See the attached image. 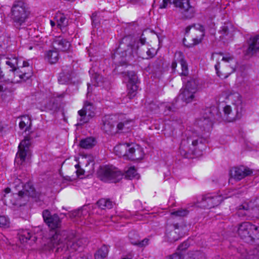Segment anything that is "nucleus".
Returning <instances> with one entry per match:
<instances>
[{
  "label": "nucleus",
  "mask_w": 259,
  "mask_h": 259,
  "mask_svg": "<svg viewBox=\"0 0 259 259\" xmlns=\"http://www.w3.org/2000/svg\"><path fill=\"white\" fill-rule=\"evenodd\" d=\"M220 67V63H218L215 65V70L217 71V73L218 74V76H220V74H219V68Z\"/></svg>",
  "instance_id": "58"
},
{
  "label": "nucleus",
  "mask_w": 259,
  "mask_h": 259,
  "mask_svg": "<svg viewBox=\"0 0 259 259\" xmlns=\"http://www.w3.org/2000/svg\"><path fill=\"white\" fill-rule=\"evenodd\" d=\"M171 5H173L177 11L184 14L185 16H187V15L188 14H192L195 12L194 8L190 5L189 0H163L159 8H166L170 7Z\"/></svg>",
  "instance_id": "5"
},
{
  "label": "nucleus",
  "mask_w": 259,
  "mask_h": 259,
  "mask_svg": "<svg viewBox=\"0 0 259 259\" xmlns=\"http://www.w3.org/2000/svg\"><path fill=\"white\" fill-rule=\"evenodd\" d=\"M235 27L230 22H225L219 31L220 39L224 42H228L233 39Z\"/></svg>",
  "instance_id": "12"
},
{
  "label": "nucleus",
  "mask_w": 259,
  "mask_h": 259,
  "mask_svg": "<svg viewBox=\"0 0 259 259\" xmlns=\"http://www.w3.org/2000/svg\"><path fill=\"white\" fill-rule=\"evenodd\" d=\"M63 256L62 259H72L71 254L69 253V250L65 249V251H62L61 253H57Z\"/></svg>",
  "instance_id": "45"
},
{
  "label": "nucleus",
  "mask_w": 259,
  "mask_h": 259,
  "mask_svg": "<svg viewBox=\"0 0 259 259\" xmlns=\"http://www.w3.org/2000/svg\"><path fill=\"white\" fill-rule=\"evenodd\" d=\"M109 252L108 247L106 245H103L95 254V259H104L106 257Z\"/></svg>",
  "instance_id": "34"
},
{
  "label": "nucleus",
  "mask_w": 259,
  "mask_h": 259,
  "mask_svg": "<svg viewBox=\"0 0 259 259\" xmlns=\"http://www.w3.org/2000/svg\"><path fill=\"white\" fill-rule=\"evenodd\" d=\"M227 98L233 103V106L241 109V97L237 92L230 93L227 96Z\"/></svg>",
  "instance_id": "27"
},
{
  "label": "nucleus",
  "mask_w": 259,
  "mask_h": 259,
  "mask_svg": "<svg viewBox=\"0 0 259 259\" xmlns=\"http://www.w3.org/2000/svg\"><path fill=\"white\" fill-rule=\"evenodd\" d=\"M98 18H99V17H92V24L95 27L98 25V23H99Z\"/></svg>",
  "instance_id": "55"
},
{
  "label": "nucleus",
  "mask_w": 259,
  "mask_h": 259,
  "mask_svg": "<svg viewBox=\"0 0 259 259\" xmlns=\"http://www.w3.org/2000/svg\"><path fill=\"white\" fill-rule=\"evenodd\" d=\"M165 108L168 112L175 111L177 107L174 103L168 104L165 105Z\"/></svg>",
  "instance_id": "48"
},
{
  "label": "nucleus",
  "mask_w": 259,
  "mask_h": 259,
  "mask_svg": "<svg viewBox=\"0 0 259 259\" xmlns=\"http://www.w3.org/2000/svg\"><path fill=\"white\" fill-rule=\"evenodd\" d=\"M19 183H22V182L20 181V180L19 179H18L17 180H16L15 181V188L17 189V187H19V186L18 185V184Z\"/></svg>",
  "instance_id": "59"
},
{
  "label": "nucleus",
  "mask_w": 259,
  "mask_h": 259,
  "mask_svg": "<svg viewBox=\"0 0 259 259\" xmlns=\"http://www.w3.org/2000/svg\"><path fill=\"white\" fill-rule=\"evenodd\" d=\"M89 73L91 74V84L95 87L100 86L102 84L104 80L103 77L91 69Z\"/></svg>",
  "instance_id": "30"
},
{
  "label": "nucleus",
  "mask_w": 259,
  "mask_h": 259,
  "mask_svg": "<svg viewBox=\"0 0 259 259\" xmlns=\"http://www.w3.org/2000/svg\"><path fill=\"white\" fill-rule=\"evenodd\" d=\"M218 108L214 106L207 109L205 113H209V115L197 120V125L202 129V131L209 130L212 126V120L217 119L216 116L218 115Z\"/></svg>",
  "instance_id": "9"
},
{
  "label": "nucleus",
  "mask_w": 259,
  "mask_h": 259,
  "mask_svg": "<svg viewBox=\"0 0 259 259\" xmlns=\"http://www.w3.org/2000/svg\"><path fill=\"white\" fill-rule=\"evenodd\" d=\"M124 81H127V94L130 99L133 98L137 94L138 90V77L135 72L133 71H124L120 72Z\"/></svg>",
  "instance_id": "7"
},
{
  "label": "nucleus",
  "mask_w": 259,
  "mask_h": 259,
  "mask_svg": "<svg viewBox=\"0 0 259 259\" xmlns=\"http://www.w3.org/2000/svg\"><path fill=\"white\" fill-rule=\"evenodd\" d=\"M21 187H23L22 190L15 194L19 199L35 196V189L31 182H27L24 185H22Z\"/></svg>",
  "instance_id": "22"
},
{
  "label": "nucleus",
  "mask_w": 259,
  "mask_h": 259,
  "mask_svg": "<svg viewBox=\"0 0 259 259\" xmlns=\"http://www.w3.org/2000/svg\"><path fill=\"white\" fill-rule=\"evenodd\" d=\"M71 79V73L70 68L63 70L60 73L58 81L60 84H66L68 83Z\"/></svg>",
  "instance_id": "29"
},
{
  "label": "nucleus",
  "mask_w": 259,
  "mask_h": 259,
  "mask_svg": "<svg viewBox=\"0 0 259 259\" xmlns=\"http://www.w3.org/2000/svg\"><path fill=\"white\" fill-rule=\"evenodd\" d=\"M29 120L28 118L25 117L24 120H21L19 123V125L20 128L22 130L26 126Z\"/></svg>",
  "instance_id": "50"
},
{
  "label": "nucleus",
  "mask_w": 259,
  "mask_h": 259,
  "mask_svg": "<svg viewBox=\"0 0 259 259\" xmlns=\"http://www.w3.org/2000/svg\"><path fill=\"white\" fill-rule=\"evenodd\" d=\"M11 13L13 16H28L30 14L27 5L22 1H18L13 4Z\"/></svg>",
  "instance_id": "19"
},
{
  "label": "nucleus",
  "mask_w": 259,
  "mask_h": 259,
  "mask_svg": "<svg viewBox=\"0 0 259 259\" xmlns=\"http://www.w3.org/2000/svg\"><path fill=\"white\" fill-rule=\"evenodd\" d=\"M253 231H259V227L248 222H244L239 225L238 233L241 239L247 243H250L254 240V237L251 234Z\"/></svg>",
  "instance_id": "10"
},
{
  "label": "nucleus",
  "mask_w": 259,
  "mask_h": 259,
  "mask_svg": "<svg viewBox=\"0 0 259 259\" xmlns=\"http://www.w3.org/2000/svg\"><path fill=\"white\" fill-rule=\"evenodd\" d=\"M15 91V88L12 82L7 81L0 82V97L3 101L9 102L12 100Z\"/></svg>",
  "instance_id": "14"
},
{
  "label": "nucleus",
  "mask_w": 259,
  "mask_h": 259,
  "mask_svg": "<svg viewBox=\"0 0 259 259\" xmlns=\"http://www.w3.org/2000/svg\"><path fill=\"white\" fill-rule=\"evenodd\" d=\"M252 170L244 166L232 168L230 171L231 177L237 181L241 180L244 178L250 176Z\"/></svg>",
  "instance_id": "18"
},
{
  "label": "nucleus",
  "mask_w": 259,
  "mask_h": 259,
  "mask_svg": "<svg viewBox=\"0 0 259 259\" xmlns=\"http://www.w3.org/2000/svg\"><path fill=\"white\" fill-rule=\"evenodd\" d=\"M136 169L134 167H131L125 172V178L131 180L137 176Z\"/></svg>",
  "instance_id": "40"
},
{
  "label": "nucleus",
  "mask_w": 259,
  "mask_h": 259,
  "mask_svg": "<svg viewBox=\"0 0 259 259\" xmlns=\"http://www.w3.org/2000/svg\"><path fill=\"white\" fill-rule=\"evenodd\" d=\"M128 238L131 243L140 247H143L148 244L149 239L147 238L140 240L139 234L135 231H131L128 234Z\"/></svg>",
  "instance_id": "24"
},
{
  "label": "nucleus",
  "mask_w": 259,
  "mask_h": 259,
  "mask_svg": "<svg viewBox=\"0 0 259 259\" xmlns=\"http://www.w3.org/2000/svg\"><path fill=\"white\" fill-rule=\"evenodd\" d=\"M97 205L101 209H111L114 205V203L108 199H101L97 202Z\"/></svg>",
  "instance_id": "36"
},
{
  "label": "nucleus",
  "mask_w": 259,
  "mask_h": 259,
  "mask_svg": "<svg viewBox=\"0 0 259 259\" xmlns=\"http://www.w3.org/2000/svg\"><path fill=\"white\" fill-rule=\"evenodd\" d=\"M132 39V37L130 36H127L123 37L121 41L120 46H122L124 44H127V47H130L132 46L131 43L130 42Z\"/></svg>",
  "instance_id": "47"
},
{
  "label": "nucleus",
  "mask_w": 259,
  "mask_h": 259,
  "mask_svg": "<svg viewBox=\"0 0 259 259\" xmlns=\"http://www.w3.org/2000/svg\"><path fill=\"white\" fill-rule=\"evenodd\" d=\"M239 108L235 107H231L230 105H226L224 107V117L229 122L233 121L241 117V113Z\"/></svg>",
  "instance_id": "20"
},
{
  "label": "nucleus",
  "mask_w": 259,
  "mask_h": 259,
  "mask_svg": "<svg viewBox=\"0 0 259 259\" xmlns=\"http://www.w3.org/2000/svg\"><path fill=\"white\" fill-rule=\"evenodd\" d=\"M83 241L82 239L77 238L74 231H56L54 234H52L49 245L51 249H56V253H61L66 249L71 254L81 248Z\"/></svg>",
  "instance_id": "1"
},
{
  "label": "nucleus",
  "mask_w": 259,
  "mask_h": 259,
  "mask_svg": "<svg viewBox=\"0 0 259 259\" xmlns=\"http://www.w3.org/2000/svg\"><path fill=\"white\" fill-rule=\"evenodd\" d=\"M11 191V189L9 188H7L5 189V192L6 193H9Z\"/></svg>",
  "instance_id": "60"
},
{
  "label": "nucleus",
  "mask_w": 259,
  "mask_h": 259,
  "mask_svg": "<svg viewBox=\"0 0 259 259\" xmlns=\"http://www.w3.org/2000/svg\"><path fill=\"white\" fill-rule=\"evenodd\" d=\"M50 23H51V25L52 27H54L55 25V22H54L52 20H51L50 21Z\"/></svg>",
  "instance_id": "64"
},
{
  "label": "nucleus",
  "mask_w": 259,
  "mask_h": 259,
  "mask_svg": "<svg viewBox=\"0 0 259 259\" xmlns=\"http://www.w3.org/2000/svg\"><path fill=\"white\" fill-rule=\"evenodd\" d=\"M95 108L93 105L90 103H85L83 108L78 111V114L80 116L79 123L77 124H82L87 122L90 118L95 115Z\"/></svg>",
  "instance_id": "15"
},
{
  "label": "nucleus",
  "mask_w": 259,
  "mask_h": 259,
  "mask_svg": "<svg viewBox=\"0 0 259 259\" xmlns=\"http://www.w3.org/2000/svg\"><path fill=\"white\" fill-rule=\"evenodd\" d=\"M19 67L20 69H21L22 70H25L24 68L26 67H29V63L26 61H23L22 66H19Z\"/></svg>",
  "instance_id": "56"
},
{
  "label": "nucleus",
  "mask_w": 259,
  "mask_h": 259,
  "mask_svg": "<svg viewBox=\"0 0 259 259\" xmlns=\"http://www.w3.org/2000/svg\"><path fill=\"white\" fill-rule=\"evenodd\" d=\"M66 17H59V19H57V25L59 27L65 26L67 25V21Z\"/></svg>",
  "instance_id": "46"
},
{
  "label": "nucleus",
  "mask_w": 259,
  "mask_h": 259,
  "mask_svg": "<svg viewBox=\"0 0 259 259\" xmlns=\"http://www.w3.org/2000/svg\"><path fill=\"white\" fill-rule=\"evenodd\" d=\"M53 45L55 50L62 52L68 51L71 46L70 43L68 40L61 37L56 38L53 41Z\"/></svg>",
  "instance_id": "25"
},
{
  "label": "nucleus",
  "mask_w": 259,
  "mask_h": 259,
  "mask_svg": "<svg viewBox=\"0 0 259 259\" xmlns=\"http://www.w3.org/2000/svg\"><path fill=\"white\" fill-rule=\"evenodd\" d=\"M97 174L99 178L104 182L116 183L122 178L121 172L112 165L101 167Z\"/></svg>",
  "instance_id": "6"
},
{
  "label": "nucleus",
  "mask_w": 259,
  "mask_h": 259,
  "mask_svg": "<svg viewBox=\"0 0 259 259\" xmlns=\"http://www.w3.org/2000/svg\"><path fill=\"white\" fill-rule=\"evenodd\" d=\"M26 17H13V22L16 27L19 28L21 26L25 21Z\"/></svg>",
  "instance_id": "42"
},
{
  "label": "nucleus",
  "mask_w": 259,
  "mask_h": 259,
  "mask_svg": "<svg viewBox=\"0 0 259 259\" xmlns=\"http://www.w3.org/2000/svg\"><path fill=\"white\" fill-rule=\"evenodd\" d=\"M195 94V92L184 88L180 91L179 98L186 103H189L193 100Z\"/></svg>",
  "instance_id": "26"
},
{
  "label": "nucleus",
  "mask_w": 259,
  "mask_h": 259,
  "mask_svg": "<svg viewBox=\"0 0 259 259\" xmlns=\"http://www.w3.org/2000/svg\"><path fill=\"white\" fill-rule=\"evenodd\" d=\"M46 57L48 61L54 64L56 63L59 60V54L56 50H50L46 54Z\"/></svg>",
  "instance_id": "35"
},
{
  "label": "nucleus",
  "mask_w": 259,
  "mask_h": 259,
  "mask_svg": "<svg viewBox=\"0 0 259 259\" xmlns=\"http://www.w3.org/2000/svg\"><path fill=\"white\" fill-rule=\"evenodd\" d=\"M82 171H83V170L79 171V170H77V174L78 175H83V172H82Z\"/></svg>",
  "instance_id": "62"
},
{
  "label": "nucleus",
  "mask_w": 259,
  "mask_h": 259,
  "mask_svg": "<svg viewBox=\"0 0 259 259\" xmlns=\"http://www.w3.org/2000/svg\"><path fill=\"white\" fill-rule=\"evenodd\" d=\"M189 213V210L186 208H181L178 210L171 212V215L176 217H186Z\"/></svg>",
  "instance_id": "41"
},
{
  "label": "nucleus",
  "mask_w": 259,
  "mask_h": 259,
  "mask_svg": "<svg viewBox=\"0 0 259 259\" xmlns=\"http://www.w3.org/2000/svg\"><path fill=\"white\" fill-rule=\"evenodd\" d=\"M12 72L14 73V78L10 82H12L13 84V82H19L22 81H26L32 75V70L30 68L28 69V72H26L25 70L20 69V67H19L15 70H13Z\"/></svg>",
  "instance_id": "21"
},
{
  "label": "nucleus",
  "mask_w": 259,
  "mask_h": 259,
  "mask_svg": "<svg viewBox=\"0 0 259 259\" xmlns=\"http://www.w3.org/2000/svg\"><path fill=\"white\" fill-rule=\"evenodd\" d=\"M183 227L178 224L168 225L166 228L165 238L169 242L178 240L182 236Z\"/></svg>",
  "instance_id": "11"
},
{
  "label": "nucleus",
  "mask_w": 259,
  "mask_h": 259,
  "mask_svg": "<svg viewBox=\"0 0 259 259\" xmlns=\"http://www.w3.org/2000/svg\"><path fill=\"white\" fill-rule=\"evenodd\" d=\"M18 235L19 239L22 243L26 242L28 240H30L32 238H34L33 240L35 239V237H33L32 232L28 229H20L19 230Z\"/></svg>",
  "instance_id": "28"
},
{
  "label": "nucleus",
  "mask_w": 259,
  "mask_h": 259,
  "mask_svg": "<svg viewBox=\"0 0 259 259\" xmlns=\"http://www.w3.org/2000/svg\"><path fill=\"white\" fill-rule=\"evenodd\" d=\"M114 151L118 156H123L131 160L141 159L144 156L142 148L134 144H119L114 147Z\"/></svg>",
  "instance_id": "4"
},
{
  "label": "nucleus",
  "mask_w": 259,
  "mask_h": 259,
  "mask_svg": "<svg viewBox=\"0 0 259 259\" xmlns=\"http://www.w3.org/2000/svg\"><path fill=\"white\" fill-rule=\"evenodd\" d=\"M42 214L44 222L51 229L55 230L61 227L62 221L58 214L52 215L48 209L44 210Z\"/></svg>",
  "instance_id": "13"
},
{
  "label": "nucleus",
  "mask_w": 259,
  "mask_h": 259,
  "mask_svg": "<svg viewBox=\"0 0 259 259\" xmlns=\"http://www.w3.org/2000/svg\"><path fill=\"white\" fill-rule=\"evenodd\" d=\"M154 51L153 49L151 50L148 48L140 49L139 47L138 48V53L143 59H147L153 57L154 55Z\"/></svg>",
  "instance_id": "33"
},
{
  "label": "nucleus",
  "mask_w": 259,
  "mask_h": 259,
  "mask_svg": "<svg viewBox=\"0 0 259 259\" xmlns=\"http://www.w3.org/2000/svg\"><path fill=\"white\" fill-rule=\"evenodd\" d=\"M90 87H91V84L90 83H88V94L90 93Z\"/></svg>",
  "instance_id": "63"
},
{
  "label": "nucleus",
  "mask_w": 259,
  "mask_h": 259,
  "mask_svg": "<svg viewBox=\"0 0 259 259\" xmlns=\"http://www.w3.org/2000/svg\"><path fill=\"white\" fill-rule=\"evenodd\" d=\"M198 85V81L197 79L190 78V80L187 81L184 88L196 93Z\"/></svg>",
  "instance_id": "38"
},
{
  "label": "nucleus",
  "mask_w": 259,
  "mask_h": 259,
  "mask_svg": "<svg viewBox=\"0 0 259 259\" xmlns=\"http://www.w3.org/2000/svg\"><path fill=\"white\" fill-rule=\"evenodd\" d=\"M189 247V244L187 242H184L181 244L178 248V251L183 252Z\"/></svg>",
  "instance_id": "49"
},
{
  "label": "nucleus",
  "mask_w": 259,
  "mask_h": 259,
  "mask_svg": "<svg viewBox=\"0 0 259 259\" xmlns=\"http://www.w3.org/2000/svg\"><path fill=\"white\" fill-rule=\"evenodd\" d=\"M96 140L93 137H88L82 139L79 143V146L82 148L91 149L96 145Z\"/></svg>",
  "instance_id": "31"
},
{
  "label": "nucleus",
  "mask_w": 259,
  "mask_h": 259,
  "mask_svg": "<svg viewBox=\"0 0 259 259\" xmlns=\"http://www.w3.org/2000/svg\"><path fill=\"white\" fill-rule=\"evenodd\" d=\"M222 201V196L208 194L202 197L201 202L203 207L210 208L219 205Z\"/></svg>",
  "instance_id": "17"
},
{
  "label": "nucleus",
  "mask_w": 259,
  "mask_h": 259,
  "mask_svg": "<svg viewBox=\"0 0 259 259\" xmlns=\"http://www.w3.org/2000/svg\"><path fill=\"white\" fill-rule=\"evenodd\" d=\"M258 50H259V36H256L250 39L247 52L248 54H253Z\"/></svg>",
  "instance_id": "32"
},
{
  "label": "nucleus",
  "mask_w": 259,
  "mask_h": 259,
  "mask_svg": "<svg viewBox=\"0 0 259 259\" xmlns=\"http://www.w3.org/2000/svg\"><path fill=\"white\" fill-rule=\"evenodd\" d=\"M9 219L5 216H0V227H5L9 226Z\"/></svg>",
  "instance_id": "44"
},
{
  "label": "nucleus",
  "mask_w": 259,
  "mask_h": 259,
  "mask_svg": "<svg viewBox=\"0 0 259 259\" xmlns=\"http://www.w3.org/2000/svg\"><path fill=\"white\" fill-rule=\"evenodd\" d=\"M204 26L199 24L187 26L183 40L184 45L188 48H191L200 44L204 36Z\"/></svg>",
  "instance_id": "3"
},
{
  "label": "nucleus",
  "mask_w": 259,
  "mask_h": 259,
  "mask_svg": "<svg viewBox=\"0 0 259 259\" xmlns=\"http://www.w3.org/2000/svg\"><path fill=\"white\" fill-rule=\"evenodd\" d=\"M233 60V56H226L225 57H223L222 58V60L226 62H229L231 61H232Z\"/></svg>",
  "instance_id": "54"
},
{
  "label": "nucleus",
  "mask_w": 259,
  "mask_h": 259,
  "mask_svg": "<svg viewBox=\"0 0 259 259\" xmlns=\"http://www.w3.org/2000/svg\"><path fill=\"white\" fill-rule=\"evenodd\" d=\"M186 259H206L204 253L195 251L189 252Z\"/></svg>",
  "instance_id": "39"
},
{
  "label": "nucleus",
  "mask_w": 259,
  "mask_h": 259,
  "mask_svg": "<svg viewBox=\"0 0 259 259\" xmlns=\"http://www.w3.org/2000/svg\"><path fill=\"white\" fill-rule=\"evenodd\" d=\"M204 149L203 140L195 131L187 130L182 135L179 150L183 156L187 157L188 154L199 156Z\"/></svg>",
  "instance_id": "2"
},
{
  "label": "nucleus",
  "mask_w": 259,
  "mask_h": 259,
  "mask_svg": "<svg viewBox=\"0 0 259 259\" xmlns=\"http://www.w3.org/2000/svg\"><path fill=\"white\" fill-rule=\"evenodd\" d=\"M237 214L239 217L248 216L249 214V208L248 205L246 203L240 205L239 206Z\"/></svg>",
  "instance_id": "37"
},
{
  "label": "nucleus",
  "mask_w": 259,
  "mask_h": 259,
  "mask_svg": "<svg viewBox=\"0 0 259 259\" xmlns=\"http://www.w3.org/2000/svg\"><path fill=\"white\" fill-rule=\"evenodd\" d=\"M116 124L115 120L110 116L105 117L103 119L102 129L107 134H112L116 132L115 126Z\"/></svg>",
  "instance_id": "23"
},
{
  "label": "nucleus",
  "mask_w": 259,
  "mask_h": 259,
  "mask_svg": "<svg viewBox=\"0 0 259 259\" xmlns=\"http://www.w3.org/2000/svg\"><path fill=\"white\" fill-rule=\"evenodd\" d=\"M99 14V12H95L92 14V16L93 17L97 16V15Z\"/></svg>",
  "instance_id": "61"
},
{
  "label": "nucleus",
  "mask_w": 259,
  "mask_h": 259,
  "mask_svg": "<svg viewBox=\"0 0 259 259\" xmlns=\"http://www.w3.org/2000/svg\"><path fill=\"white\" fill-rule=\"evenodd\" d=\"M253 258L259 259V246L253 251Z\"/></svg>",
  "instance_id": "52"
},
{
  "label": "nucleus",
  "mask_w": 259,
  "mask_h": 259,
  "mask_svg": "<svg viewBox=\"0 0 259 259\" xmlns=\"http://www.w3.org/2000/svg\"><path fill=\"white\" fill-rule=\"evenodd\" d=\"M31 141L30 137L26 136L19 144L15 158L16 162L18 164H22L30 157Z\"/></svg>",
  "instance_id": "8"
},
{
  "label": "nucleus",
  "mask_w": 259,
  "mask_h": 259,
  "mask_svg": "<svg viewBox=\"0 0 259 259\" xmlns=\"http://www.w3.org/2000/svg\"><path fill=\"white\" fill-rule=\"evenodd\" d=\"M140 41L142 45H144L146 42V38L145 37H144L143 33L141 36V38L140 39Z\"/></svg>",
  "instance_id": "57"
},
{
  "label": "nucleus",
  "mask_w": 259,
  "mask_h": 259,
  "mask_svg": "<svg viewBox=\"0 0 259 259\" xmlns=\"http://www.w3.org/2000/svg\"><path fill=\"white\" fill-rule=\"evenodd\" d=\"M184 258L183 252L177 251L171 255H167L165 259H184Z\"/></svg>",
  "instance_id": "43"
},
{
  "label": "nucleus",
  "mask_w": 259,
  "mask_h": 259,
  "mask_svg": "<svg viewBox=\"0 0 259 259\" xmlns=\"http://www.w3.org/2000/svg\"><path fill=\"white\" fill-rule=\"evenodd\" d=\"M127 121H125L123 122H120L117 124V127L115 128L116 130H122L123 128V126L128 123Z\"/></svg>",
  "instance_id": "51"
},
{
  "label": "nucleus",
  "mask_w": 259,
  "mask_h": 259,
  "mask_svg": "<svg viewBox=\"0 0 259 259\" xmlns=\"http://www.w3.org/2000/svg\"><path fill=\"white\" fill-rule=\"evenodd\" d=\"M181 65L182 72L181 75L186 76L188 73V65L186 61L184 59L183 54L181 52H178L175 53L174 60L171 64V68L173 71H175L177 64Z\"/></svg>",
  "instance_id": "16"
},
{
  "label": "nucleus",
  "mask_w": 259,
  "mask_h": 259,
  "mask_svg": "<svg viewBox=\"0 0 259 259\" xmlns=\"http://www.w3.org/2000/svg\"><path fill=\"white\" fill-rule=\"evenodd\" d=\"M119 65L116 67L114 71L117 70V71H118V70H121V69H120L121 67H122L124 65H127V63L124 60L119 62Z\"/></svg>",
  "instance_id": "53"
}]
</instances>
